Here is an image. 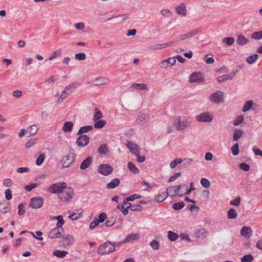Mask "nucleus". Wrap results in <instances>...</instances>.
<instances>
[{
    "label": "nucleus",
    "mask_w": 262,
    "mask_h": 262,
    "mask_svg": "<svg viewBox=\"0 0 262 262\" xmlns=\"http://www.w3.org/2000/svg\"><path fill=\"white\" fill-rule=\"evenodd\" d=\"M97 218V221L99 223H101L104 221L107 218L106 214L104 212H102L100 214Z\"/></svg>",
    "instance_id": "58"
},
{
    "label": "nucleus",
    "mask_w": 262,
    "mask_h": 262,
    "mask_svg": "<svg viewBox=\"0 0 262 262\" xmlns=\"http://www.w3.org/2000/svg\"><path fill=\"white\" fill-rule=\"evenodd\" d=\"M181 187H183V186L181 185H178L176 187L170 186L166 189V191L168 192V195H170V196L177 195L182 196L183 195V192L180 193Z\"/></svg>",
    "instance_id": "11"
},
{
    "label": "nucleus",
    "mask_w": 262,
    "mask_h": 262,
    "mask_svg": "<svg viewBox=\"0 0 262 262\" xmlns=\"http://www.w3.org/2000/svg\"><path fill=\"white\" fill-rule=\"evenodd\" d=\"M116 219L114 217H112L107 220L105 223V225L107 227H112L115 223Z\"/></svg>",
    "instance_id": "62"
},
{
    "label": "nucleus",
    "mask_w": 262,
    "mask_h": 262,
    "mask_svg": "<svg viewBox=\"0 0 262 262\" xmlns=\"http://www.w3.org/2000/svg\"><path fill=\"white\" fill-rule=\"evenodd\" d=\"M11 205L9 202H3L0 203V213H6L10 210Z\"/></svg>",
    "instance_id": "17"
},
{
    "label": "nucleus",
    "mask_w": 262,
    "mask_h": 262,
    "mask_svg": "<svg viewBox=\"0 0 262 262\" xmlns=\"http://www.w3.org/2000/svg\"><path fill=\"white\" fill-rule=\"evenodd\" d=\"M253 257L251 254H247L241 258V262H252Z\"/></svg>",
    "instance_id": "49"
},
{
    "label": "nucleus",
    "mask_w": 262,
    "mask_h": 262,
    "mask_svg": "<svg viewBox=\"0 0 262 262\" xmlns=\"http://www.w3.org/2000/svg\"><path fill=\"white\" fill-rule=\"evenodd\" d=\"M139 235L137 233H132L128 235L125 237V239L122 241L123 243H129L132 241L137 240L139 238Z\"/></svg>",
    "instance_id": "21"
},
{
    "label": "nucleus",
    "mask_w": 262,
    "mask_h": 262,
    "mask_svg": "<svg viewBox=\"0 0 262 262\" xmlns=\"http://www.w3.org/2000/svg\"><path fill=\"white\" fill-rule=\"evenodd\" d=\"M80 136L77 139L76 143L78 146L84 147L89 143L90 138L86 135H79Z\"/></svg>",
    "instance_id": "12"
},
{
    "label": "nucleus",
    "mask_w": 262,
    "mask_h": 262,
    "mask_svg": "<svg viewBox=\"0 0 262 262\" xmlns=\"http://www.w3.org/2000/svg\"><path fill=\"white\" fill-rule=\"evenodd\" d=\"M231 152L233 155L236 156L239 154V148L238 143L235 144L231 148Z\"/></svg>",
    "instance_id": "54"
},
{
    "label": "nucleus",
    "mask_w": 262,
    "mask_h": 262,
    "mask_svg": "<svg viewBox=\"0 0 262 262\" xmlns=\"http://www.w3.org/2000/svg\"><path fill=\"white\" fill-rule=\"evenodd\" d=\"M93 129L92 125H86L81 127L79 129L77 135H82L84 133H88Z\"/></svg>",
    "instance_id": "29"
},
{
    "label": "nucleus",
    "mask_w": 262,
    "mask_h": 262,
    "mask_svg": "<svg viewBox=\"0 0 262 262\" xmlns=\"http://www.w3.org/2000/svg\"><path fill=\"white\" fill-rule=\"evenodd\" d=\"M253 101L252 100H248L246 102V103L244 104L242 111L244 112H246L249 111L253 105Z\"/></svg>",
    "instance_id": "41"
},
{
    "label": "nucleus",
    "mask_w": 262,
    "mask_h": 262,
    "mask_svg": "<svg viewBox=\"0 0 262 262\" xmlns=\"http://www.w3.org/2000/svg\"><path fill=\"white\" fill-rule=\"evenodd\" d=\"M106 123L104 120H98L94 123V126L97 128H102Z\"/></svg>",
    "instance_id": "40"
},
{
    "label": "nucleus",
    "mask_w": 262,
    "mask_h": 262,
    "mask_svg": "<svg viewBox=\"0 0 262 262\" xmlns=\"http://www.w3.org/2000/svg\"><path fill=\"white\" fill-rule=\"evenodd\" d=\"M195 234L196 236H197L198 238H201L203 237H205L207 234V231L204 229H201L196 232Z\"/></svg>",
    "instance_id": "56"
},
{
    "label": "nucleus",
    "mask_w": 262,
    "mask_h": 262,
    "mask_svg": "<svg viewBox=\"0 0 262 262\" xmlns=\"http://www.w3.org/2000/svg\"><path fill=\"white\" fill-rule=\"evenodd\" d=\"M67 253L68 252L66 251L59 250H55L53 252L54 256L59 258H63L65 257Z\"/></svg>",
    "instance_id": "35"
},
{
    "label": "nucleus",
    "mask_w": 262,
    "mask_h": 262,
    "mask_svg": "<svg viewBox=\"0 0 262 262\" xmlns=\"http://www.w3.org/2000/svg\"><path fill=\"white\" fill-rule=\"evenodd\" d=\"M127 167L129 171L135 174H137L139 173V169L136 167V165L132 162H128L127 164Z\"/></svg>",
    "instance_id": "33"
},
{
    "label": "nucleus",
    "mask_w": 262,
    "mask_h": 262,
    "mask_svg": "<svg viewBox=\"0 0 262 262\" xmlns=\"http://www.w3.org/2000/svg\"><path fill=\"white\" fill-rule=\"evenodd\" d=\"M92 158L90 156L88 157L84 160H83L80 165V169L81 170H85L88 168L92 163Z\"/></svg>",
    "instance_id": "19"
},
{
    "label": "nucleus",
    "mask_w": 262,
    "mask_h": 262,
    "mask_svg": "<svg viewBox=\"0 0 262 262\" xmlns=\"http://www.w3.org/2000/svg\"><path fill=\"white\" fill-rule=\"evenodd\" d=\"M56 220L58 221L56 224V227L60 229V230L61 231H63L62 226L64 224V221L63 219L62 216V215L57 216V217H56Z\"/></svg>",
    "instance_id": "37"
},
{
    "label": "nucleus",
    "mask_w": 262,
    "mask_h": 262,
    "mask_svg": "<svg viewBox=\"0 0 262 262\" xmlns=\"http://www.w3.org/2000/svg\"><path fill=\"white\" fill-rule=\"evenodd\" d=\"M173 125L176 126L177 130L182 131L190 126V122L186 119L182 120L180 117L179 116L176 118Z\"/></svg>",
    "instance_id": "3"
},
{
    "label": "nucleus",
    "mask_w": 262,
    "mask_h": 262,
    "mask_svg": "<svg viewBox=\"0 0 262 262\" xmlns=\"http://www.w3.org/2000/svg\"><path fill=\"white\" fill-rule=\"evenodd\" d=\"M176 62L175 57H169L167 59L163 60L161 65L163 68H166L168 66V64H170L171 66L174 65Z\"/></svg>",
    "instance_id": "20"
},
{
    "label": "nucleus",
    "mask_w": 262,
    "mask_h": 262,
    "mask_svg": "<svg viewBox=\"0 0 262 262\" xmlns=\"http://www.w3.org/2000/svg\"><path fill=\"white\" fill-rule=\"evenodd\" d=\"M60 229L55 227L52 229L48 233V236L51 238H58L61 237L62 232Z\"/></svg>",
    "instance_id": "15"
},
{
    "label": "nucleus",
    "mask_w": 262,
    "mask_h": 262,
    "mask_svg": "<svg viewBox=\"0 0 262 262\" xmlns=\"http://www.w3.org/2000/svg\"><path fill=\"white\" fill-rule=\"evenodd\" d=\"M120 183V181L118 178L114 179L106 185V188L108 189H114L119 186Z\"/></svg>",
    "instance_id": "23"
},
{
    "label": "nucleus",
    "mask_w": 262,
    "mask_h": 262,
    "mask_svg": "<svg viewBox=\"0 0 262 262\" xmlns=\"http://www.w3.org/2000/svg\"><path fill=\"white\" fill-rule=\"evenodd\" d=\"M185 206V204L183 202L174 203L172 205V208L175 210H178L182 209Z\"/></svg>",
    "instance_id": "46"
},
{
    "label": "nucleus",
    "mask_w": 262,
    "mask_h": 262,
    "mask_svg": "<svg viewBox=\"0 0 262 262\" xmlns=\"http://www.w3.org/2000/svg\"><path fill=\"white\" fill-rule=\"evenodd\" d=\"M68 92L64 90L61 94L60 97L58 99L57 103H61L68 96Z\"/></svg>",
    "instance_id": "52"
},
{
    "label": "nucleus",
    "mask_w": 262,
    "mask_h": 262,
    "mask_svg": "<svg viewBox=\"0 0 262 262\" xmlns=\"http://www.w3.org/2000/svg\"><path fill=\"white\" fill-rule=\"evenodd\" d=\"M109 152V149L106 144L101 145L98 149V153L100 155H106Z\"/></svg>",
    "instance_id": "31"
},
{
    "label": "nucleus",
    "mask_w": 262,
    "mask_h": 262,
    "mask_svg": "<svg viewBox=\"0 0 262 262\" xmlns=\"http://www.w3.org/2000/svg\"><path fill=\"white\" fill-rule=\"evenodd\" d=\"M235 76V73H233V75L231 76L229 74H225L222 76H219L217 78V81L219 82H222L224 81H227L228 80H230L233 78V77Z\"/></svg>",
    "instance_id": "32"
},
{
    "label": "nucleus",
    "mask_w": 262,
    "mask_h": 262,
    "mask_svg": "<svg viewBox=\"0 0 262 262\" xmlns=\"http://www.w3.org/2000/svg\"><path fill=\"white\" fill-rule=\"evenodd\" d=\"M248 41V39L246 38L244 35L239 34L237 36L236 42L238 45L243 46L247 44Z\"/></svg>",
    "instance_id": "28"
},
{
    "label": "nucleus",
    "mask_w": 262,
    "mask_h": 262,
    "mask_svg": "<svg viewBox=\"0 0 262 262\" xmlns=\"http://www.w3.org/2000/svg\"><path fill=\"white\" fill-rule=\"evenodd\" d=\"M167 236L168 237V239L171 241H176L178 237V235L171 231H169L167 233Z\"/></svg>",
    "instance_id": "38"
},
{
    "label": "nucleus",
    "mask_w": 262,
    "mask_h": 262,
    "mask_svg": "<svg viewBox=\"0 0 262 262\" xmlns=\"http://www.w3.org/2000/svg\"><path fill=\"white\" fill-rule=\"evenodd\" d=\"M196 120L199 122H210L213 120V116L209 112H203L197 115L195 117Z\"/></svg>",
    "instance_id": "6"
},
{
    "label": "nucleus",
    "mask_w": 262,
    "mask_h": 262,
    "mask_svg": "<svg viewBox=\"0 0 262 262\" xmlns=\"http://www.w3.org/2000/svg\"><path fill=\"white\" fill-rule=\"evenodd\" d=\"M241 203V199L239 197L236 198V199L231 200L230 202V204L234 206H238Z\"/></svg>",
    "instance_id": "64"
},
{
    "label": "nucleus",
    "mask_w": 262,
    "mask_h": 262,
    "mask_svg": "<svg viewBox=\"0 0 262 262\" xmlns=\"http://www.w3.org/2000/svg\"><path fill=\"white\" fill-rule=\"evenodd\" d=\"M239 166L241 169L245 171H248L250 169V166L244 162L240 163Z\"/></svg>",
    "instance_id": "61"
},
{
    "label": "nucleus",
    "mask_w": 262,
    "mask_h": 262,
    "mask_svg": "<svg viewBox=\"0 0 262 262\" xmlns=\"http://www.w3.org/2000/svg\"><path fill=\"white\" fill-rule=\"evenodd\" d=\"M209 100L211 102L219 103L224 101V93L221 91H217L212 93L209 97Z\"/></svg>",
    "instance_id": "7"
},
{
    "label": "nucleus",
    "mask_w": 262,
    "mask_h": 262,
    "mask_svg": "<svg viewBox=\"0 0 262 262\" xmlns=\"http://www.w3.org/2000/svg\"><path fill=\"white\" fill-rule=\"evenodd\" d=\"M237 216V213L234 208H230L228 211L227 217L229 219H234Z\"/></svg>",
    "instance_id": "36"
},
{
    "label": "nucleus",
    "mask_w": 262,
    "mask_h": 262,
    "mask_svg": "<svg viewBox=\"0 0 262 262\" xmlns=\"http://www.w3.org/2000/svg\"><path fill=\"white\" fill-rule=\"evenodd\" d=\"M76 155L73 154L72 155H67L61 160V163L63 168L70 167L75 160Z\"/></svg>",
    "instance_id": "8"
},
{
    "label": "nucleus",
    "mask_w": 262,
    "mask_h": 262,
    "mask_svg": "<svg viewBox=\"0 0 262 262\" xmlns=\"http://www.w3.org/2000/svg\"><path fill=\"white\" fill-rule=\"evenodd\" d=\"M244 119V116H243V115L239 116L238 117H237L234 120V121L233 123V124L234 126H237V125H239L240 124H241L243 122Z\"/></svg>",
    "instance_id": "53"
},
{
    "label": "nucleus",
    "mask_w": 262,
    "mask_h": 262,
    "mask_svg": "<svg viewBox=\"0 0 262 262\" xmlns=\"http://www.w3.org/2000/svg\"><path fill=\"white\" fill-rule=\"evenodd\" d=\"M168 195V192L166 191L163 192L161 193L158 194L155 200L158 202H162L164 201Z\"/></svg>",
    "instance_id": "27"
},
{
    "label": "nucleus",
    "mask_w": 262,
    "mask_h": 262,
    "mask_svg": "<svg viewBox=\"0 0 262 262\" xmlns=\"http://www.w3.org/2000/svg\"><path fill=\"white\" fill-rule=\"evenodd\" d=\"M183 188L185 190V192H183V194H188L190 193V192L192 190H193L195 188L193 187V183L191 182L190 183V187L188 189L187 186L186 185H182Z\"/></svg>",
    "instance_id": "51"
},
{
    "label": "nucleus",
    "mask_w": 262,
    "mask_h": 262,
    "mask_svg": "<svg viewBox=\"0 0 262 262\" xmlns=\"http://www.w3.org/2000/svg\"><path fill=\"white\" fill-rule=\"evenodd\" d=\"M74 194V190L72 187H67L59 193L58 197L63 202L71 201Z\"/></svg>",
    "instance_id": "1"
},
{
    "label": "nucleus",
    "mask_w": 262,
    "mask_h": 262,
    "mask_svg": "<svg viewBox=\"0 0 262 262\" xmlns=\"http://www.w3.org/2000/svg\"><path fill=\"white\" fill-rule=\"evenodd\" d=\"M258 55L256 54L248 56L246 59V61L249 64H252L257 59Z\"/></svg>",
    "instance_id": "39"
},
{
    "label": "nucleus",
    "mask_w": 262,
    "mask_h": 262,
    "mask_svg": "<svg viewBox=\"0 0 262 262\" xmlns=\"http://www.w3.org/2000/svg\"><path fill=\"white\" fill-rule=\"evenodd\" d=\"M176 11L179 15L185 16L186 14V9L185 5L184 3H181L176 8Z\"/></svg>",
    "instance_id": "22"
},
{
    "label": "nucleus",
    "mask_w": 262,
    "mask_h": 262,
    "mask_svg": "<svg viewBox=\"0 0 262 262\" xmlns=\"http://www.w3.org/2000/svg\"><path fill=\"white\" fill-rule=\"evenodd\" d=\"M235 39L232 37H225L223 38V42L228 46H231L234 42Z\"/></svg>",
    "instance_id": "44"
},
{
    "label": "nucleus",
    "mask_w": 262,
    "mask_h": 262,
    "mask_svg": "<svg viewBox=\"0 0 262 262\" xmlns=\"http://www.w3.org/2000/svg\"><path fill=\"white\" fill-rule=\"evenodd\" d=\"M102 117V113L98 108H96L95 109V114L94 116L93 120L94 121H97V120L100 119Z\"/></svg>",
    "instance_id": "43"
},
{
    "label": "nucleus",
    "mask_w": 262,
    "mask_h": 262,
    "mask_svg": "<svg viewBox=\"0 0 262 262\" xmlns=\"http://www.w3.org/2000/svg\"><path fill=\"white\" fill-rule=\"evenodd\" d=\"M165 48V45L162 44H157L154 45H151L148 47L149 50H157Z\"/></svg>",
    "instance_id": "42"
},
{
    "label": "nucleus",
    "mask_w": 262,
    "mask_h": 262,
    "mask_svg": "<svg viewBox=\"0 0 262 262\" xmlns=\"http://www.w3.org/2000/svg\"><path fill=\"white\" fill-rule=\"evenodd\" d=\"M130 88L137 90H144L147 89V86L145 83H134L130 85Z\"/></svg>",
    "instance_id": "24"
},
{
    "label": "nucleus",
    "mask_w": 262,
    "mask_h": 262,
    "mask_svg": "<svg viewBox=\"0 0 262 262\" xmlns=\"http://www.w3.org/2000/svg\"><path fill=\"white\" fill-rule=\"evenodd\" d=\"M73 123L71 121L66 122L63 125L62 130L66 133L71 132L73 127Z\"/></svg>",
    "instance_id": "25"
},
{
    "label": "nucleus",
    "mask_w": 262,
    "mask_h": 262,
    "mask_svg": "<svg viewBox=\"0 0 262 262\" xmlns=\"http://www.w3.org/2000/svg\"><path fill=\"white\" fill-rule=\"evenodd\" d=\"M115 250L114 245L111 242H106L103 244H101L98 249V253L100 255H103L107 254Z\"/></svg>",
    "instance_id": "2"
},
{
    "label": "nucleus",
    "mask_w": 262,
    "mask_h": 262,
    "mask_svg": "<svg viewBox=\"0 0 262 262\" xmlns=\"http://www.w3.org/2000/svg\"><path fill=\"white\" fill-rule=\"evenodd\" d=\"M110 80L108 78L104 77H99L95 79L92 82L94 85L100 86L102 85H105L109 83Z\"/></svg>",
    "instance_id": "14"
},
{
    "label": "nucleus",
    "mask_w": 262,
    "mask_h": 262,
    "mask_svg": "<svg viewBox=\"0 0 262 262\" xmlns=\"http://www.w3.org/2000/svg\"><path fill=\"white\" fill-rule=\"evenodd\" d=\"M200 183L201 185L205 188H208L210 186V181L206 178H202L201 180Z\"/></svg>",
    "instance_id": "50"
},
{
    "label": "nucleus",
    "mask_w": 262,
    "mask_h": 262,
    "mask_svg": "<svg viewBox=\"0 0 262 262\" xmlns=\"http://www.w3.org/2000/svg\"><path fill=\"white\" fill-rule=\"evenodd\" d=\"M75 58L77 60H83L86 58V55L84 53H79L75 54Z\"/></svg>",
    "instance_id": "59"
},
{
    "label": "nucleus",
    "mask_w": 262,
    "mask_h": 262,
    "mask_svg": "<svg viewBox=\"0 0 262 262\" xmlns=\"http://www.w3.org/2000/svg\"><path fill=\"white\" fill-rule=\"evenodd\" d=\"M79 86V83L77 82H73L66 86L64 90L68 92V93H72L74 90Z\"/></svg>",
    "instance_id": "26"
},
{
    "label": "nucleus",
    "mask_w": 262,
    "mask_h": 262,
    "mask_svg": "<svg viewBox=\"0 0 262 262\" xmlns=\"http://www.w3.org/2000/svg\"><path fill=\"white\" fill-rule=\"evenodd\" d=\"M61 53V49H59L58 50L54 51L52 53V54L49 56V60H52L53 59L58 57Z\"/></svg>",
    "instance_id": "45"
},
{
    "label": "nucleus",
    "mask_w": 262,
    "mask_h": 262,
    "mask_svg": "<svg viewBox=\"0 0 262 262\" xmlns=\"http://www.w3.org/2000/svg\"><path fill=\"white\" fill-rule=\"evenodd\" d=\"M43 199L41 197H34L31 199L29 206L34 209H38L42 206Z\"/></svg>",
    "instance_id": "9"
},
{
    "label": "nucleus",
    "mask_w": 262,
    "mask_h": 262,
    "mask_svg": "<svg viewBox=\"0 0 262 262\" xmlns=\"http://www.w3.org/2000/svg\"><path fill=\"white\" fill-rule=\"evenodd\" d=\"M150 246L154 250H158L159 248V243L157 240H152L150 243Z\"/></svg>",
    "instance_id": "57"
},
{
    "label": "nucleus",
    "mask_w": 262,
    "mask_h": 262,
    "mask_svg": "<svg viewBox=\"0 0 262 262\" xmlns=\"http://www.w3.org/2000/svg\"><path fill=\"white\" fill-rule=\"evenodd\" d=\"M251 38L257 40L262 39V31H257L253 33L251 35Z\"/></svg>",
    "instance_id": "47"
},
{
    "label": "nucleus",
    "mask_w": 262,
    "mask_h": 262,
    "mask_svg": "<svg viewBox=\"0 0 262 262\" xmlns=\"http://www.w3.org/2000/svg\"><path fill=\"white\" fill-rule=\"evenodd\" d=\"M99 223L97 221V217H95L94 220L91 223L90 225V228L91 229H94L96 226L99 225Z\"/></svg>",
    "instance_id": "63"
},
{
    "label": "nucleus",
    "mask_w": 262,
    "mask_h": 262,
    "mask_svg": "<svg viewBox=\"0 0 262 262\" xmlns=\"http://www.w3.org/2000/svg\"><path fill=\"white\" fill-rule=\"evenodd\" d=\"M200 32V30L199 29H194L193 30L191 31L190 32L187 33L186 34H181L179 36V38L181 40H184L186 38H189L190 37L194 36Z\"/></svg>",
    "instance_id": "18"
},
{
    "label": "nucleus",
    "mask_w": 262,
    "mask_h": 262,
    "mask_svg": "<svg viewBox=\"0 0 262 262\" xmlns=\"http://www.w3.org/2000/svg\"><path fill=\"white\" fill-rule=\"evenodd\" d=\"M244 135V132L242 130L238 129L234 130L233 135V140L236 141L240 139Z\"/></svg>",
    "instance_id": "34"
},
{
    "label": "nucleus",
    "mask_w": 262,
    "mask_h": 262,
    "mask_svg": "<svg viewBox=\"0 0 262 262\" xmlns=\"http://www.w3.org/2000/svg\"><path fill=\"white\" fill-rule=\"evenodd\" d=\"M37 140L36 138L31 139L29 140L26 144L25 147L26 148H29L31 147L32 145H35L36 144V141Z\"/></svg>",
    "instance_id": "60"
},
{
    "label": "nucleus",
    "mask_w": 262,
    "mask_h": 262,
    "mask_svg": "<svg viewBox=\"0 0 262 262\" xmlns=\"http://www.w3.org/2000/svg\"><path fill=\"white\" fill-rule=\"evenodd\" d=\"M181 163H182V159L180 158H177L170 162V167L172 169L174 168L178 164H180Z\"/></svg>",
    "instance_id": "48"
},
{
    "label": "nucleus",
    "mask_w": 262,
    "mask_h": 262,
    "mask_svg": "<svg viewBox=\"0 0 262 262\" xmlns=\"http://www.w3.org/2000/svg\"><path fill=\"white\" fill-rule=\"evenodd\" d=\"M126 146L130 151L135 156H138L140 154V147L139 145L132 141H128L126 143Z\"/></svg>",
    "instance_id": "13"
},
{
    "label": "nucleus",
    "mask_w": 262,
    "mask_h": 262,
    "mask_svg": "<svg viewBox=\"0 0 262 262\" xmlns=\"http://www.w3.org/2000/svg\"><path fill=\"white\" fill-rule=\"evenodd\" d=\"M38 128L36 125H32L28 127L27 129V134H29L30 136L35 135L38 132Z\"/></svg>",
    "instance_id": "30"
},
{
    "label": "nucleus",
    "mask_w": 262,
    "mask_h": 262,
    "mask_svg": "<svg viewBox=\"0 0 262 262\" xmlns=\"http://www.w3.org/2000/svg\"><path fill=\"white\" fill-rule=\"evenodd\" d=\"M240 232L242 236L247 238H249L252 235V230L250 227H243Z\"/></svg>",
    "instance_id": "16"
},
{
    "label": "nucleus",
    "mask_w": 262,
    "mask_h": 262,
    "mask_svg": "<svg viewBox=\"0 0 262 262\" xmlns=\"http://www.w3.org/2000/svg\"><path fill=\"white\" fill-rule=\"evenodd\" d=\"M67 187V185L66 182H58L51 185L48 190L50 193H58L59 195V193L62 192V191Z\"/></svg>",
    "instance_id": "4"
},
{
    "label": "nucleus",
    "mask_w": 262,
    "mask_h": 262,
    "mask_svg": "<svg viewBox=\"0 0 262 262\" xmlns=\"http://www.w3.org/2000/svg\"><path fill=\"white\" fill-rule=\"evenodd\" d=\"M204 80L201 72H193L189 76V81L191 83H200Z\"/></svg>",
    "instance_id": "10"
},
{
    "label": "nucleus",
    "mask_w": 262,
    "mask_h": 262,
    "mask_svg": "<svg viewBox=\"0 0 262 262\" xmlns=\"http://www.w3.org/2000/svg\"><path fill=\"white\" fill-rule=\"evenodd\" d=\"M97 171L99 174L107 176L113 172V168L108 164H101L98 166Z\"/></svg>",
    "instance_id": "5"
},
{
    "label": "nucleus",
    "mask_w": 262,
    "mask_h": 262,
    "mask_svg": "<svg viewBox=\"0 0 262 262\" xmlns=\"http://www.w3.org/2000/svg\"><path fill=\"white\" fill-rule=\"evenodd\" d=\"M45 158V155L44 154H40L37 158L36 161V164L37 166H40L43 163Z\"/></svg>",
    "instance_id": "55"
}]
</instances>
